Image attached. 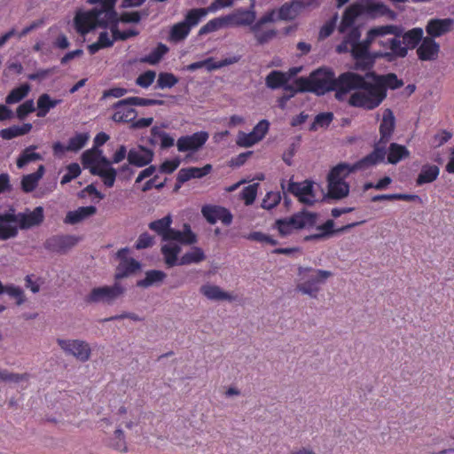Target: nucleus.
Segmentation results:
<instances>
[{
	"label": "nucleus",
	"mask_w": 454,
	"mask_h": 454,
	"mask_svg": "<svg viewBox=\"0 0 454 454\" xmlns=\"http://www.w3.org/2000/svg\"><path fill=\"white\" fill-rule=\"evenodd\" d=\"M340 91L335 92L338 100H344L352 90L348 102L350 106L366 110L378 107L387 98V91L380 87L374 78L367 77V73L361 75L355 72H345L339 75Z\"/></svg>",
	"instance_id": "1"
},
{
	"label": "nucleus",
	"mask_w": 454,
	"mask_h": 454,
	"mask_svg": "<svg viewBox=\"0 0 454 454\" xmlns=\"http://www.w3.org/2000/svg\"><path fill=\"white\" fill-rule=\"evenodd\" d=\"M118 23V13L114 9L103 4L90 11L76 12L74 19V27L82 35H86L96 27H107Z\"/></svg>",
	"instance_id": "2"
},
{
	"label": "nucleus",
	"mask_w": 454,
	"mask_h": 454,
	"mask_svg": "<svg viewBox=\"0 0 454 454\" xmlns=\"http://www.w3.org/2000/svg\"><path fill=\"white\" fill-rule=\"evenodd\" d=\"M298 90L314 92L317 95H324L330 90L340 91L339 77L335 78L333 72L328 69L319 68L311 73L309 78L300 77L295 80Z\"/></svg>",
	"instance_id": "3"
},
{
	"label": "nucleus",
	"mask_w": 454,
	"mask_h": 454,
	"mask_svg": "<svg viewBox=\"0 0 454 454\" xmlns=\"http://www.w3.org/2000/svg\"><path fill=\"white\" fill-rule=\"evenodd\" d=\"M172 216L167 215L161 219L151 222L150 230L161 236L163 241L175 240L183 245H192L197 242V236L192 231L191 226L184 223L182 231L171 228Z\"/></svg>",
	"instance_id": "4"
},
{
	"label": "nucleus",
	"mask_w": 454,
	"mask_h": 454,
	"mask_svg": "<svg viewBox=\"0 0 454 454\" xmlns=\"http://www.w3.org/2000/svg\"><path fill=\"white\" fill-rule=\"evenodd\" d=\"M333 275V273L330 270L300 266L298 268L299 280L295 290L310 298H317L320 291V286L324 285Z\"/></svg>",
	"instance_id": "5"
},
{
	"label": "nucleus",
	"mask_w": 454,
	"mask_h": 454,
	"mask_svg": "<svg viewBox=\"0 0 454 454\" xmlns=\"http://www.w3.org/2000/svg\"><path fill=\"white\" fill-rule=\"evenodd\" d=\"M387 152L377 146L371 153L353 165L342 162L333 167L327 176V180L345 182V178L352 172L365 169L384 160Z\"/></svg>",
	"instance_id": "6"
},
{
	"label": "nucleus",
	"mask_w": 454,
	"mask_h": 454,
	"mask_svg": "<svg viewBox=\"0 0 454 454\" xmlns=\"http://www.w3.org/2000/svg\"><path fill=\"white\" fill-rule=\"evenodd\" d=\"M317 214L301 210L291 217L278 219L276 225L282 236L291 233L292 230L304 229L313 227L317 220Z\"/></svg>",
	"instance_id": "7"
},
{
	"label": "nucleus",
	"mask_w": 454,
	"mask_h": 454,
	"mask_svg": "<svg viewBox=\"0 0 454 454\" xmlns=\"http://www.w3.org/2000/svg\"><path fill=\"white\" fill-rule=\"evenodd\" d=\"M400 35H402V27L399 26L397 35H390L387 40L381 42V45L379 46L380 49L376 51V57H380L387 62L405 58L407 51L404 47H402Z\"/></svg>",
	"instance_id": "8"
},
{
	"label": "nucleus",
	"mask_w": 454,
	"mask_h": 454,
	"mask_svg": "<svg viewBox=\"0 0 454 454\" xmlns=\"http://www.w3.org/2000/svg\"><path fill=\"white\" fill-rule=\"evenodd\" d=\"M125 291V287L116 282L114 286H104L93 288L85 298V301L89 303L112 304L117 299L121 298Z\"/></svg>",
	"instance_id": "9"
},
{
	"label": "nucleus",
	"mask_w": 454,
	"mask_h": 454,
	"mask_svg": "<svg viewBox=\"0 0 454 454\" xmlns=\"http://www.w3.org/2000/svg\"><path fill=\"white\" fill-rule=\"evenodd\" d=\"M57 343L67 355L73 356L80 362H87L91 356L90 344L82 340L58 339Z\"/></svg>",
	"instance_id": "10"
},
{
	"label": "nucleus",
	"mask_w": 454,
	"mask_h": 454,
	"mask_svg": "<svg viewBox=\"0 0 454 454\" xmlns=\"http://www.w3.org/2000/svg\"><path fill=\"white\" fill-rule=\"evenodd\" d=\"M255 2L256 0H250L248 9L238 8L226 15L228 26L251 27L256 20Z\"/></svg>",
	"instance_id": "11"
},
{
	"label": "nucleus",
	"mask_w": 454,
	"mask_h": 454,
	"mask_svg": "<svg viewBox=\"0 0 454 454\" xmlns=\"http://www.w3.org/2000/svg\"><path fill=\"white\" fill-rule=\"evenodd\" d=\"M200 21L192 10H189L184 15V20L174 24L169 31L168 38L173 42H181L184 40L192 27L199 25Z\"/></svg>",
	"instance_id": "12"
},
{
	"label": "nucleus",
	"mask_w": 454,
	"mask_h": 454,
	"mask_svg": "<svg viewBox=\"0 0 454 454\" xmlns=\"http://www.w3.org/2000/svg\"><path fill=\"white\" fill-rule=\"evenodd\" d=\"M399 32V26L396 25H381L375 26L370 28L366 34L365 39L363 43L369 48L374 44L377 46L381 45V42L387 40L390 35H397Z\"/></svg>",
	"instance_id": "13"
},
{
	"label": "nucleus",
	"mask_w": 454,
	"mask_h": 454,
	"mask_svg": "<svg viewBox=\"0 0 454 454\" xmlns=\"http://www.w3.org/2000/svg\"><path fill=\"white\" fill-rule=\"evenodd\" d=\"M286 190L297 197L300 202L305 205L312 206L316 202L313 182L309 180L300 183L290 181Z\"/></svg>",
	"instance_id": "14"
},
{
	"label": "nucleus",
	"mask_w": 454,
	"mask_h": 454,
	"mask_svg": "<svg viewBox=\"0 0 454 454\" xmlns=\"http://www.w3.org/2000/svg\"><path fill=\"white\" fill-rule=\"evenodd\" d=\"M78 241L79 238L74 235H55L47 239L43 247L50 252L65 254L74 247Z\"/></svg>",
	"instance_id": "15"
},
{
	"label": "nucleus",
	"mask_w": 454,
	"mask_h": 454,
	"mask_svg": "<svg viewBox=\"0 0 454 454\" xmlns=\"http://www.w3.org/2000/svg\"><path fill=\"white\" fill-rule=\"evenodd\" d=\"M370 48L363 43L352 52V57L355 59V69L372 72L371 69L373 67L375 60L380 59L376 57V51L370 52Z\"/></svg>",
	"instance_id": "16"
},
{
	"label": "nucleus",
	"mask_w": 454,
	"mask_h": 454,
	"mask_svg": "<svg viewBox=\"0 0 454 454\" xmlns=\"http://www.w3.org/2000/svg\"><path fill=\"white\" fill-rule=\"evenodd\" d=\"M395 128V118L391 109L387 108L384 110L382 121L380 125V138L375 144L374 149L379 146L384 148L386 151V145L391 139Z\"/></svg>",
	"instance_id": "17"
},
{
	"label": "nucleus",
	"mask_w": 454,
	"mask_h": 454,
	"mask_svg": "<svg viewBox=\"0 0 454 454\" xmlns=\"http://www.w3.org/2000/svg\"><path fill=\"white\" fill-rule=\"evenodd\" d=\"M207 139L208 133L206 131H199L190 136H183L176 142L177 150L179 152H196L204 145Z\"/></svg>",
	"instance_id": "18"
},
{
	"label": "nucleus",
	"mask_w": 454,
	"mask_h": 454,
	"mask_svg": "<svg viewBox=\"0 0 454 454\" xmlns=\"http://www.w3.org/2000/svg\"><path fill=\"white\" fill-rule=\"evenodd\" d=\"M19 227L21 230H27L40 225L44 219L43 207H36L34 210L26 209L22 213L15 214Z\"/></svg>",
	"instance_id": "19"
},
{
	"label": "nucleus",
	"mask_w": 454,
	"mask_h": 454,
	"mask_svg": "<svg viewBox=\"0 0 454 454\" xmlns=\"http://www.w3.org/2000/svg\"><path fill=\"white\" fill-rule=\"evenodd\" d=\"M454 26V20L446 19H431L426 25L427 37L434 39L450 32Z\"/></svg>",
	"instance_id": "20"
},
{
	"label": "nucleus",
	"mask_w": 454,
	"mask_h": 454,
	"mask_svg": "<svg viewBox=\"0 0 454 454\" xmlns=\"http://www.w3.org/2000/svg\"><path fill=\"white\" fill-rule=\"evenodd\" d=\"M201 213L211 224L221 221L223 224L230 225L232 222V215L228 209L223 207L205 206L202 207Z\"/></svg>",
	"instance_id": "21"
},
{
	"label": "nucleus",
	"mask_w": 454,
	"mask_h": 454,
	"mask_svg": "<svg viewBox=\"0 0 454 454\" xmlns=\"http://www.w3.org/2000/svg\"><path fill=\"white\" fill-rule=\"evenodd\" d=\"M440 44L431 37H423L421 43L417 48L419 59L422 61H434L438 59Z\"/></svg>",
	"instance_id": "22"
},
{
	"label": "nucleus",
	"mask_w": 454,
	"mask_h": 454,
	"mask_svg": "<svg viewBox=\"0 0 454 454\" xmlns=\"http://www.w3.org/2000/svg\"><path fill=\"white\" fill-rule=\"evenodd\" d=\"M153 155L154 153L151 149L138 145L128 152L127 159L129 164L142 168L153 161Z\"/></svg>",
	"instance_id": "23"
},
{
	"label": "nucleus",
	"mask_w": 454,
	"mask_h": 454,
	"mask_svg": "<svg viewBox=\"0 0 454 454\" xmlns=\"http://www.w3.org/2000/svg\"><path fill=\"white\" fill-rule=\"evenodd\" d=\"M200 292L207 299L215 301H234L237 299L236 295L223 290L220 286L213 284H205L200 287Z\"/></svg>",
	"instance_id": "24"
},
{
	"label": "nucleus",
	"mask_w": 454,
	"mask_h": 454,
	"mask_svg": "<svg viewBox=\"0 0 454 454\" xmlns=\"http://www.w3.org/2000/svg\"><path fill=\"white\" fill-rule=\"evenodd\" d=\"M18 223L14 213L0 215V239L7 240L18 235V227L12 223Z\"/></svg>",
	"instance_id": "25"
},
{
	"label": "nucleus",
	"mask_w": 454,
	"mask_h": 454,
	"mask_svg": "<svg viewBox=\"0 0 454 454\" xmlns=\"http://www.w3.org/2000/svg\"><path fill=\"white\" fill-rule=\"evenodd\" d=\"M132 105L123 102V99L116 102L113 107L115 110L112 119L116 122H129L136 119L137 113L131 108Z\"/></svg>",
	"instance_id": "26"
},
{
	"label": "nucleus",
	"mask_w": 454,
	"mask_h": 454,
	"mask_svg": "<svg viewBox=\"0 0 454 454\" xmlns=\"http://www.w3.org/2000/svg\"><path fill=\"white\" fill-rule=\"evenodd\" d=\"M361 7L363 14H366L372 19L385 16L393 20L396 18V13L383 3H367L361 4Z\"/></svg>",
	"instance_id": "27"
},
{
	"label": "nucleus",
	"mask_w": 454,
	"mask_h": 454,
	"mask_svg": "<svg viewBox=\"0 0 454 454\" xmlns=\"http://www.w3.org/2000/svg\"><path fill=\"white\" fill-rule=\"evenodd\" d=\"M367 77L374 78L380 87L387 91V89L395 90L401 88L403 85V82L397 78V75L394 73L387 74H378L375 72H368Z\"/></svg>",
	"instance_id": "28"
},
{
	"label": "nucleus",
	"mask_w": 454,
	"mask_h": 454,
	"mask_svg": "<svg viewBox=\"0 0 454 454\" xmlns=\"http://www.w3.org/2000/svg\"><path fill=\"white\" fill-rule=\"evenodd\" d=\"M423 35L424 31L421 27H414L408 31H404L402 27V35H400L402 47H404L407 52L410 49H415L422 41Z\"/></svg>",
	"instance_id": "29"
},
{
	"label": "nucleus",
	"mask_w": 454,
	"mask_h": 454,
	"mask_svg": "<svg viewBox=\"0 0 454 454\" xmlns=\"http://www.w3.org/2000/svg\"><path fill=\"white\" fill-rule=\"evenodd\" d=\"M306 6L301 0H293L284 4L278 10V20H292L295 19L302 8Z\"/></svg>",
	"instance_id": "30"
},
{
	"label": "nucleus",
	"mask_w": 454,
	"mask_h": 454,
	"mask_svg": "<svg viewBox=\"0 0 454 454\" xmlns=\"http://www.w3.org/2000/svg\"><path fill=\"white\" fill-rule=\"evenodd\" d=\"M327 194L325 200H341L349 193V185L347 182L327 180Z\"/></svg>",
	"instance_id": "31"
},
{
	"label": "nucleus",
	"mask_w": 454,
	"mask_h": 454,
	"mask_svg": "<svg viewBox=\"0 0 454 454\" xmlns=\"http://www.w3.org/2000/svg\"><path fill=\"white\" fill-rule=\"evenodd\" d=\"M212 167L209 164L205 165L203 168L191 167L187 168H181L177 174L176 180L178 183H185L192 178H200L207 175Z\"/></svg>",
	"instance_id": "32"
},
{
	"label": "nucleus",
	"mask_w": 454,
	"mask_h": 454,
	"mask_svg": "<svg viewBox=\"0 0 454 454\" xmlns=\"http://www.w3.org/2000/svg\"><path fill=\"white\" fill-rule=\"evenodd\" d=\"M363 14L361 4L350 5L343 13L341 22L339 26V31L345 33L349 27H353L356 18Z\"/></svg>",
	"instance_id": "33"
},
{
	"label": "nucleus",
	"mask_w": 454,
	"mask_h": 454,
	"mask_svg": "<svg viewBox=\"0 0 454 454\" xmlns=\"http://www.w3.org/2000/svg\"><path fill=\"white\" fill-rule=\"evenodd\" d=\"M141 264L133 258L125 259L120 262L115 270L114 278L122 279L140 270Z\"/></svg>",
	"instance_id": "34"
},
{
	"label": "nucleus",
	"mask_w": 454,
	"mask_h": 454,
	"mask_svg": "<svg viewBox=\"0 0 454 454\" xmlns=\"http://www.w3.org/2000/svg\"><path fill=\"white\" fill-rule=\"evenodd\" d=\"M97 208L94 206L80 207L76 210L69 211L64 222L69 224H76L84 219L95 215Z\"/></svg>",
	"instance_id": "35"
},
{
	"label": "nucleus",
	"mask_w": 454,
	"mask_h": 454,
	"mask_svg": "<svg viewBox=\"0 0 454 454\" xmlns=\"http://www.w3.org/2000/svg\"><path fill=\"white\" fill-rule=\"evenodd\" d=\"M44 171V166L40 165L35 173L23 176L21 179V189L23 192L27 193L33 192L36 188L39 180L43 177Z\"/></svg>",
	"instance_id": "36"
},
{
	"label": "nucleus",
	"mask_w": 454,
	"mask_h": 454,
	"mask_svg": "<svg viewBox=\"0 0 454 454\" xmlns=\"http://www.w3.org/2000/svg\"><path fill=\"white\" fill-rule=\"evenodd\" d=\"M115 420L118 423L117 427L124 426L127 429H132L138 424V419L131 413L128 414L127 408L121 405L115 413Z\"/></svg>",
	"instance_id": "37"
},
{
	"label": "nucleus",
	"mask_w": 454,
	"mask_h": 454,
	"mask_svg": "<svg viewBox=\"0 0 454 454\" xmlns=\"http://www.w3.org/2000/svg\"><path fill=\"white\" fill-rule=\"evenodd\" d=\"M440 168L435 165H424L421 168L420 173L418 176L416 184L422 185L434 182L439 176Z\"/></svg>",
	"instance_id": "38"
},
{
	"label": "nucleus",
	"mask_w": 454,
	"mask_h": 454,
	"mask_svg": "<svg viewBox=\"0 0 454 454\" xmlns=\"http://www.w3.org/2000/svg\"><path fill=\"white\" fill-rule=\"evenodd\" d=\"M167 275L165 272L157 270H152L145 272V278L138 280L137 286L143 288H147L153 285H158L163 282Z\"/></svg>",
	"instance_id": "39"
},
{
	"label": "nucleus",
	"mask_w": 454,
	"mask_h": 454,
	"mask_svg": "<svg viewBox=\"0 0 454 454\" xmlns=\"http://www.w3.org/2000/svg\"><path fill=\"white\" fill-rule=\"evenodd\" d=\"M90 173L98 176L104 180V184L107 187H113L115 182L117 172L114 168H104L98 166H91Z\"/></svg>",
	"instance_id": "40"
},
{
	"label": "nucleus",
	"mask_w": 454,
	"mask_h": 454,
	"mask_svg": "<svg viewBox=\"0 0 454 454\" xmlns=\"http://www.w3.org/2000/svg\"><path fill=\"white\" fill-rule=\"evenodd\" d=\"M164 255L165 263L168 267H173L177 264V255L181 252V247L178 244H166L160 249Z\"/></svg>",
	"instance_id": "41"
},
{
	"label": "nucleus",
	"mask_w": 454,
	"mask_h": 454,
	"mask_svg": "<svg viewBox=\"0 0 454 454\" xmlns=\"http://www.w3.org/2000/svg\"><path fill=\"white\" fill-rule=\"evenodd\" d=\"M32 127L31 123H25L22 126L14 125L0 130V137L4 140H10L29 133Z\"/></svg>",
	"instance_id": "42"
},
{
	"label": "nucleus",
	"mask_w": 454,
	"mask_h": 454,
	"mask_svg": "<svg viewBox=\"0 0 454 454\" xmlns=\"http://www.w3.org/2000/svg\"><path fill=\"white\" fill-rule=\"evenodd\" d=\"M109 446L112 449L122 453L128 451L127 442L122 428L116 427L109 438Z\"/></svg>",
	"instance_id": "43"
},
{
	"label": "nucleus",
	"mask_w": 454,
	"mask_h": 454,
	"mask_svg": "<svg viewBox=\"0 0 454 454\" xmlns=\"http://www.w3.org/2000/svg\"><path fill=\"white\" fill-rule=\"evenodd\" d=\"M116 39H114V35L113 34L112 36H110L108 32L103 31L99 34L98 41L88 46V51L91 55L95 54L100 49L112 47Z\"/></svg>",
	"instance_id": "44"
},
{
	"label": "nucleus",
	"mask_w": 454,
	"mask_h": 454,
	"mask_svg": "<svg viewBox=\"0 0 454 454\" xmlns=\"http://www.w3.org/2000/svg\"><path fill=\"white\" fill-rule=\"evenodd\" d=\"M36 148V145H30L22 151L16 161L18 168H23L29 162L41 160L43 159L41 154L32 152Z\"/></svg>",
	"instance_id": "45"
},
{
	"label": "nucleus",
	"mask_w": 454,
	"mask_h": 454,
	"mask_svg": "<svg viewBox=\"0 0 454 454\" xmlns=\"http://www.w3.org/2000/svg\"><path fill=\"white\" fill-rule=\"evenodd\" d=\"M60 102L61 100L59 99H51L46 93L42 94L37 99V107L39 109L37 116L44 117L51 108H54Z\"/></svg>",
	"instance_id": "46"
},
{
	"label": "nucleus",
	"mask_w": 454,
	"mask_h": 454,
	"mask_svg": "<svg viewBox=\"0 0 454 454\" xmlns=\"http://www.w3.org/2000/svg\"><path fill=\"white\" fill-rule=\"evenodd\" d=\"M206 259V255L200 247H193L191 251L185 253L180 259L178 264L188 265L198 263Z\"/></svg>",
	"instance_id": "47"
},
{
	"label": "nucleus",
	"mask_w": 454,
	"mask_h": 454,
	"mask_svg": "<svg viewBox=\"0 0 454 454\" xmlns=\"http://www.w3.org/2000/svg\"><path fill=\"white\" fill-rule=\"evenodd\" d=\"M251 32L253 33L258 44L263 45L277 36L276 29H268L265 31L262 30L261 26L253 25L251 27Z\"/></svg>",
	"instance_id": "48"
},
{
	"label": "nucleus",
	"mask_w": 454,
	"mask_h": 454,
	"mask_svg": "<svg viewBox=\"0 0 454 454\" xmlns=\"http://www.w3.org/2000/svg\"><path fill=\"white\" fill-rule=\"evenodd\" d=\"M409 154V151L405 146L392 143L389 146L387 160L391 164H396L401 160L407 158Z\"/></svg>",
	"instance_id": "49"
},
{
	"label": "nucleus",
	"mask_w": 454,
	"mask_h": 454,
	"mask_svg": "<svg viewBox=\"0 0 454 454\" xmlns=\"http://www.w3.org/2000/svg\"><path fill=\"white\" fill-rule=\"evenodd\" d=\"M287 82L285 73L278 70L271 71L265 78L266 86L271 90L278 89Z\"/></svg>",
	"instance_id": "50"
},
{
	"label": "nucleus",
	"mask_w": 454,
	"mask_h": 454,
	"mask_svg": "<svg viewBox=\"0 0 454 454\" xmlns=\"http://www.w3.org/2000/svg\"><path fill=\"white\" fill-rule=\"evenodd\" d=\"M227 26L228 22L226 20V16L215 18L200 27L199 31V35H204L217 31L220 28H223Z\"/></svg>",
	"instance_id": "51"
},
{
	"label": "nucleus",
	"mask_w": 454,
	"mask_h": 454,
	"mask_svg": "<svg viewBox=\"0 0 454 454\" xmlns=\"http://www.w3.org/2000/svg\"><path fill=\"white\" fill-rule=\"evenodd\" d=\"M89 138L90 136L88 133H78L69 138L66 150L67 152H78L84 147Z\"/></svg>",
	"instance_id": "52"
},
{
	"label": "nucleus",
	"mask_w": 454,
	"mask_h": 454,
	"mask_svg": "<svg viewBox=\"0 0 454 454\" xmlns=\"http://www.w3.org/2000/svg\"><path fill=\"white\" fill-rule=\"evenodd\" d=\"M168 48L163 43H159L158 46L153 49L150 54L141 59L142 62L155 65L160 62L162 57L168 52Z\"/></svg>",
	"instance_id": "53"
},
{
	"label": "nucleus",
	"mask_w": 454,
	"mask_h": 454,
	"mask_svg": "<svg viewBox=\"0 0 454 454\" xmlns=\"http://www.w3.org/2000/svg\"><path fill=\"white\" fill-rule=\"evenodd\" d=\"M29 377V374L27 372L14 373L6 369L0 368V381L2 382L20 383L21 381H27Z\"/></svg>",
	"instance_id": "54"
},
{
	"label": "nucleus",
	"mask_w": 454,
	"mask_h": 454,
	"mask_svg": "<svg viewBox=\"0 0 454 454\" xmlns=\"http://www.w3.org/2000/svg\"><path fill=\"white\" fill-rule=\"evenodd\" d=\"M29 90L30 86L28 84L13 89L5 98L6 104L12 105L20 102L27 95Z\"/></svg>",
	"instance_id": "55"
},
{
	"label": "nucleus",
	"mask_w": 454,
	"mask_h": 454,
	"mask_svg": "<svg viewBox=\"0 0 454 454\" xmlns=\"http://www.w3.org/2000/svg\"><path fill=\"white\" fill-rule=\"evenodd\" d=\"M333 119V113H321L315 117L309 129L317 130V127H328Z\"/></svg>",
	"instance_id": "56"
},
{
	"label": "nucleus",
	"mask_w": 454,
	"mask_h": 454,
	"mask_svg": "<svg viewBox=\"0 0 454 454\" xmlns=\"http://www.w3.org/2000/svg\"><path fill=\"white\" fill-rule=\"evenodd\" d=\"M142 16H148L147 11L143 12H123L120 16L118 15V23H138L141 20Z\"/></svg>",
	"instance_id": "57"
},
{
	"label": "nucleus",
	"mask_w": 454,
	"mask_h": 454,
	"mask_svg": "<svg viewBox=\"0 0 454 454\" xmlns=\"http://www.w3.org/2000/svg\"><path fill=\"white\" fill-rule=\"evenodd\" d=\"M123 102L129 103L132 106H161L163 105L162 100L159 99H149L143 98L138 97H130L128 98H124Z\"/></svg>",
	"instance_id": "58"
},
{
	"label": "nucleus",
	"mask_w": 454,
	"mask_h": 454,
	"mask_svg": "<svg viewBox=\"0 0 454 454\" xmlns=\"http://www.w3.org/2000/svg\"><path fill=\"white\" fill-rule=\"evenodd\" d=\"M258 142L259 140L253 131L250 133L239 131L237 136V145L241 147H250Z\"/></svg>",
	"instance_id": "59"
},
{
	"label": "nucleus",
	"mask_w": 454,
	"mask_h": 454,
	"mask_svg": "<svg viewBox=\"0 0 454 454\" xmlns=\"http://www.w3.org/2000/svg\"><path fill=\"white\" fill-rule=\"evenodd\" d=\"M178 82V79L170 73H160L159 74L157 84L160 89L172 88Z\"/></svg>",
	"instance_id": "60"
},
{
	"label": "nucleus",
	"mask_w": 454,
	"mask_h": 454,
	"mask_svg": "<svg viewBox=\"0 0 454 454\" xmlns=\"http://www.w3.org/2000/svg\"><path fill=\"white\" fill-rule=\"evenodd\" d=\"M349 28V32L344 38L351 43L353 52L356 48L363 45V41H359L361 37V31L358 27H351Z\"/></svg>",
	"instance_id": "61"
},
{
	"label": "nucleus",
	"mask_w": 454,
	"mask_h": 454,
	"mask_svg": "<svg viewBox=\"0 0 454 454\" xmlns=\"http://www.w3.org/2000/svg\"><path fill=\"white\" fill-rule=\"evenodd\" d=\"M152 133L154 136H159L161 148L166 149L174 145V137H170L168 133L161 131L158 127L152 128Z\"/></svg>",
	"instance_id": "62"
},
{
	"label": "nucleus",
	"mask_w": 454,
	"mask_h": 454,
	"mask_svg": "<svg viewBox=\"0 0 454 454\" xmlns=\"http://www.w3.org/2000/svg\"><path fill=\"white\" fill-rule=\"evenodd\" d=\"M259 184H253L248 186H246L241 192V198L245 200L246 205H251L254 203Z\"/></svg>",
	"instance_id": "63"
},
{
	"label": "nucleus",
	"mask_w": 454,
	"mask_h": 454,
	"mask_svg": "<svg viewBox=\"0 0 454 454\" xmlns=\"http://www.w3.org/2000/svg\"><path fill=\"white\" fill-rule=\"evenodd\" d=\"M67 172L62 176L61 184H66L77 177L81 173V168L77 163H71L67 168Z\"/></svg>",
	"instance_id": "64"
}]
</instances>
